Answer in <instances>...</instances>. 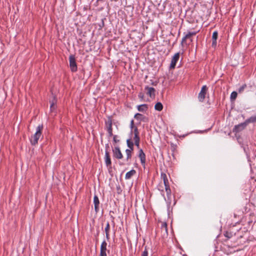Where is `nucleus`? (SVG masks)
Here are the masks:
<instances>
[{"label": "nucleus", "mask_w": 256, "mask_h": 256, "mask_svg": "<svg viewBox=\"0 0 256 256\" xmlns=\"http://www.w3.org/2000/svg\"><path fill=\"white\" fill-rule=\"evenodd\" d=\"M113 156L117 159H121L123 156L118 146H116L112 149Z\"/></svg>", "instance_id": "obj_4"}, {"label": "nucleus", "mask_w": 256, "mask_h": 256, "mask_svg": "<svg viewBox=\"0 0 256 256\" xmlns=\"http://www.w3.org/2000/svg\"><path fill=\"white\" fill-rule=\"evenodd\" d=\"M144 106H145V108H146V104H145V105H144Z\"/></svg>", "instance_id": "obj_40"}, {"label": "nucleus", "mask_w": 256, "mask_h": 256, "mask_svg": "<svg viewBox=\"0 0 256 256\" xmlns=\"http://www.w3.org/2000/svg\"><path fill=\"white\" fill-rule=\"evenodd\" d=\"M128 146L130 148L131 150H133V142L130 139H128L126 140Z\"/></svg>", "instance_id": "obj_24"}, {"label": "nucleus", "mask_w": 256, "mask_h": 256, "mask_svg": "<svg viewBox=\"0 0 256 256\" xmlns=\"http://www.w3.org/2000/svg\"><path fill=\"white\" fill-rule=\"evenodd\" d=\"M158 190L162 192H164V188L163 186V184L162 182H160V184L158 186Z\"/></svg>", "instance_id": "obj_26"}, {"label": "nucleus", "mask_w": 256, "mask_h": 256, "mask_svg": "<svg viewBox=\"0 0 256 256\" xmlns=\"http://www.w3.org/2000/svg\"><path fill=\"white\" fill-rule=\"evenodd\" d=\"M154 108L156 110H158V111H160L162 110V108H163V106H162V104L158 102H157L155 106H154Z\"/></svg>", "instance_id": "obj_19"}, {"label": "nucleus", "mask_w": 256, "mask_h": 256, "mask_svg": "<svg viewBox=\"0 0 256 256\" xmlns=\"http://www.w3.org/2000/svg\"><path fill=\"white\" fill-rule=\"evenodd\" d=\"M164 190L166 192L168 200H170L171 190L170 189V186H166V187H164Z\"/></svg>", "instance_id": "obj_14"}, {"label": "nucleus", "mask_w": 256, "mask_h": 256, "mask_svg": "<svg viewBox=\"0 0 256 256\" xmlns=\"http://www.w3.org/2000/svg\"><path fill=\"white\" fill-rule=\"evenodd\" d=\"M140 157L142 164H144V153L142 149L140 150Z\"/></svg>", "instance_id": "obj_22"}, {"label": "nucleus", "mask_w": 256, "mask_h": 256, "mask_svg": "<svg viewBox=\"0 0 256 256\" xmlns=\"http://www.w3.org/2000/svg\"><path fill=\"white\" fill-rule=\"evenodd\" d=\"M105 162L107 166H110L112 164L110 154L108 151L105 154Z\"/></svg>", "instance_id": "obj_12"}, {"label": "nucleus", "mask_w": 256, "mask_h": 256, "mask_svg": "<svg viewBox=\"0 0 256 256\" xmlns=\"http://www.w3.org/2000/svg\"><path fill=\"white\" fill-rule=\"evenodd\" d=\"M196 32H188L182 38V42L184 43L187 39H189L190 42H192V36H195L196 34Z\"/></svg>", "instance_id": "obj_7"}, {"label": "nucleus", "mask_w": 256, "mask_h": 256, "mask_svg": "<svg viewBox=\"0 0 256 256\" xmlns=\"http://www.w3.org/2000/svg\"><path fill=\"white\" fill-rule=\"evenodd\" d=\"M179 58H180V53L179 52L176 53L174 56L172 57V59L170 64V69H174L175 68L176 64L177 62L178 61Z\"/></svg>", "instance_id": "obj_6"}, {"label": "nucleus", "mask_w": 256, "mask_h": 256, "mask_svg": "<svg viewBox=\"0 0 256 256\" xmlns=\"http://www.w3.org/2000/svg\"><path fill=\"white\" fill-rule=\"evenodd\" d=\"M224 234V236L226 237L228 239L230 238L233 236L232 232L228 231L225 232Z\"/></svg>", "instance_id": "obj_20"}, {"label": "nucleus", "mask_w": 256, "mask_h": 256, "mask_svg": "<svg viewBox=\"0 0 256 256\" xmlns=\"http://www.w3.org/2000/svg\"><path fill=\"white\" fill-rule=\"evenodd\" d=\"M246 87V84L242 85V86H240L239 88V89L238 90V92L239 93L242 92Z\"/></svg>", "instance_id": "obj_28"}, {"label": "nucleus", "mask_w": 256, "mask_h": 256, "mask_svg": "<svg viewBox=\"0 0 256 256\" xmlns=\"http://www.w3.org/2000/svg\"><path fill=\"white\" fill-rule=\"evenodd\" d=\"M246 121L248 124L250 123L256 122V116H252L250 117L249 118L247 119L246 120Z\"/></svg>", "instance_id": "obj_18"}, {"label": "nucleus", "mask_w": 256, "mask_h": 256, "mask_svg": "<svg viewBox=\"0 0 256 256\" xmlns=\"http://www.w3.org/2000/svg\"><path fill=\"white\" fill-rule=\"evenodd\" d=\"M237 96H238V93L236 92H234V91L232 92L231 93L230 97L231 101L234 100H236V98Z\"/></svg>", "instance_id": "obj_21"}, {"label": "nucleus", "mask_w": 256, "mask_h": 256, "mask_svg": "<svg viewBox=\"0 0 256 256\" xmlns=\"http://www.w3.org/2000/svg\"><path fill=\"white\" fill-rule=\"evenodd\" d=\"M134 143L136 146H138L140 138H139V137L138 136V133L137 132L136 128L134 129Z\"/></svg>", "instance_id": "obj_13"}, {"label": "nucleus", "mask_w": 256, "mask_h": 256, "mask_svg": "<svg viewBox=\"0 0 256 256\" xmlns=\"http://www.w3.org/2000/svg\"><path fill=\"white\" fill-rule=\"evenodd\" d=\"M108 130H112V122L111 120H109L108 122Z\"/></svg>", "instance_id": "obj_30"}, {"label": "nucleus", "mask_w": 256, "mask_h": 256, "mask_svg": "<svg viewBox=\"0 0 256 256\" xmlns=\"http://www.w3.org/2000/svg\"><path fill=\"white\" fill-rule=\"evenodd\" d=\"M57 100L55 96H52V100H50V111L52 112L56 108V103Z\"/></svg>", "instance_id": "obj_9"}, {"label": "nucleus", "mask_w": 256, "mask_h": 256, "mask_svg": "<svg viewBox=\"0 0 256 256\" xmlns=\"http://www.w3.org/2000/svg\"><path fill=\"white\" fill-rule=\"evenodd\" d=\"M141 256H144V252H142Z\"/></svg>", "instance_id": "obj_38"}, {"label": "nucleus", "mask_w": 256, "mask_h": 256, "mask_svg": "<svg viewBox=\"0 0 256 256\" xmlns=\"http://www.w3.org/2000/svg\"><path fill=\"white\" fill-rule=\"evenodd\" d=\"M107 244L106 241H104L100 246V252H106Z\"/></svg>", "instance_id": "obj_16"}, {"label": "nucleus", "mask_w": 256, "mask_h": 256, "mask_svg": "<svg viewBox=\"0 0 256 256\" xmlns=\"http://www.w3.org/2000/svg\"><path fill=\"white\" fill-rule=\"evenodd\" d=\"M160 177L161 180L163 181L162 184L164 185V187H166V186H170L167 176L165 173L162 172Z\"/></svg>", "instance_id": "obj_10"}, {"label": "nucleus", "mask_w": 256, "mask_h": 256, "mask_svg": "<svg viewBox=\"0 0 256 256\" xmlns=\"http://www.w3.org/2000/svg\"><path fill=\"white\" fill-rule=\"evenodd\" d=\"M147 254H148L147 252H146L145 250V256H147Z\"/></svg>", "instance_id": "obj_39"}, {"label": "nucleus", "mask_w": 256, "mask_h": 256, "mask_svg": "<svg viewBox=\"0 0 256 256\" xmlns=\"http://www.w3.org/2000/svg\"><path fill=\"white\" fill-rule=\"evenodd\" d=\"M212 46L214 48H215L216 46V40H212Z\"/></svg>", "instance_id": "obj_31"}, {"label": "nucleus", "mask_w": 256, "mask_h": 256, "mask_svg": "<svg viewBox=\"0 0 256 256\" xmlns=\"http://www.w3.org/2000/svg\"><path fill=\"white\" fill-rule=\"evenodd\" d=\"M133 125H134V120H132L131 121V126H132H132H133Z\"/></svg>", "instance_id": "obj_37"}, {"label": "nucleus", "mask_w": 256, "mask_h": 256, "mask_svg": "<svg viewBox=\"0 0 256 256\" xmlns=\"http://www.w3.org/2000/svg\"><path fill=\"white\" fill-rule=\"evenodd\" d=\"M248 124L246 120L244 122L238 125H236L234 128L233 132H238L244 130Z\"/></svg>", "instance_id": "obj_3"}, {"label": "nucleus", "mask_w": 256, "mask_h": 256, "mask_svg": "<svg viewBox=\"0 0 256 256\" xmlns=\"http://www.w3.org/2000/svg\"><path fill=\"white\" fill-rule=\"evenodd\" d=\"M109 230H110V224L108 223L106 224V226L105 228L106 234V237L107 239L109 238V234H108Z\"/></svg>", "instance_id": "obj_23"}, {"label": "nucleus", "mask_w": 256, "mask_h": 256, "mask_svg": "<svg viewBox=\"0 0 256 256\" xmlns=\"http://www.w3.org/2000/svg\"><path fill=\"white\" fill-rule=\"evenodd\" d=\"M134 118L137 119H142L143 118V116L140 114H136L134 116Z\"/></svg>", "instance_id": "obj_29"}, {"label": "nucleus", "mask_w": 256, "mask_h": 256, "mask_svg": "<svg viewBox=\"0 0 256 256\" xmlns=\"http://www.w3.org/2000/svg\"><path fill=\"white\" fill-rule=\"evenodd\" d=\"M131 150L127 149L126 150V158L128 160L129 158H131Z\"/></svg>", "instance_id": "obj_25"}, {"label": "nucleus", "mask_w": 256, "mask_h": 256, "mask_svg": "<svg viewBox=\"0 0 256 256\" xmlns=\"http://www.w3.org/2000/svg\"><path fill=\"white\" fill-rule=\"evenodd\" d=\"M145 90L146 94L148 95L150 98H154L156 90L154 88L145 86Z\"/></svg>", "instance_id": "obj_8"}, {"label": "nucleus", "mask_w": 256, "mask_h": 256, "mask_svg": "<svg viewBox=\"0 0 256 256\" xmlns=\"http://www.w3.org/2000/svg\"><path fill=\"white\" fill-rule=\"evenodd\" d=\"M208 88L206 86H203L200 92L198 94V98L200 102H203L206 96Z\"/></svg>", "instance_id": "obj_5"}, {"label": "nucleus", "mask_w": 256, "mask_h": 256, "mask_svg": "<svg viewBox=\"0 0 256 256\" xmlns=\"http://www.w3.org/2000/svg\"><path fill=\"white\" fill-rule=\"evenodd\" d=\"M100 256H107L106 252H100Z\"/></svg>", "instance_id": "obj_34"}, {"label": "nucleus", "mask_w": 256, "mask_h": 256, "mask_svg": "<svg viewBox=\"0 0 256 256\" xmlns=\"http://www.w3.org/2000/svg\"><path fill=\"white\" fill-rule=\"evenodd\" d=\"M135 173H136V171L134 170H132L128 172L126 174V179L130 178Z\"/></svg>", "instance_id": "obj_17"}, {"label": "nucleus", "mask_w": 256, "mask_h": 256, "mask_svg": "<svg viewBox=\"0 0 256 256\" xmlns=\"http://www.w3.org/2000/svg\"><path fill=\"white\" fill-rule=\"evenodd\" d=\"M70 66L72 72L77 70V65L75 57L74 55H70L69 58Z\"/></svg>", "instance_id": "obj_2"}, {"label": "nucleus", "mask_w": 256, "mask_h": 256, "mask_svg": "<svg viewBox=\"0 0 256 256\" xmlns=\"http://www.w3.org/2000/svg\"><path fill=\"white\" fill-rule=\"evenodd\" d=\"M218 36V32L216 31H215L213 32L212 36V40H216Z\"/></svg>", "instance_id": "obj_27"}, {"label": "nucleus", "mask_w": 256, "mask_h": 256, "mask_svg": "<svg viewBox=\"0 0 256 256\" xmlns=\"http://www.w3.org/2000/svg\"><path fill=\"white\" fill-rule=\"evenodd\" d=\"M113 140H114V142L115 143H117V142H119V141H120L116 139V136H114Z\"/></svg>", "instance_id": "obj_33"}, {"label": "nucleus", "mask_w": 256, "mask_h": 256, "mask_svg": "<svg viewBox=\"0 0 256 256\" xmlns=\"http://www.w3.org/2000/svg\"><path fill=\"white\" fill-rule=\"evenodd\" d=\"M94 208L96 212H98L99 210V204L100 202L98 197L96 196H94Z\"/></svg>", "instance_id": "obj_11"}, {"label": "nucleus", "mask_w": 256, "mask_h": 256, "mask_svg": "<svg viewBox=\"0 0 256 256\" xmlns=\"http://www.w3.org/2000/svg\"><path fill=\"white\" fill-rule=\"evenodd\" d=\"M144 108V104H141L138 106V110L139 111H142Z\"/></svg>", "instance_id": "obj_32"}, {"label": "nucleus", "mask_w": 256, "mask_h": 256, "mask_svg": "<svg viewBox=\"0 0 256 256\" xmlns=\"http://www.w3.org/2000/svg\"><path fill=\"white\" fill-rule=\"evenodd\" d=\"M108 134L110 135V136H112V130H108Z\"/></svg>", "instance_id": "obj_35"}, {"label": "nucleus", "mask_w": 256, "mask_h": 256, "mask_svg": "<svg viewBox=\"0 0 256 256\" xmlns=\"http://www.w3.org/2000/svg\"><path fill=\"white\" fill-rule=\"evenodd\" d=\"M161 230L162 232H164L168 234L167 224L166 222H162Z\"/></svg>", "instance_id": "obj_15"}, {"label": "nucleus", "mask_w": 256, "mask_h": 256, "mask_svg": "<svg viewBox=\"0 0 256 256\" xmlns=\"http://www.w3.org/2000/svg\"><path fill=\"white\" fill-rule=\"evenodd\" d=\"M139 96H140V98H143L144 96H143V94H139Z\"/></svg>", "instance_id": "obj_36"}, {"label": "nucleus", "mask_w": 256, "mask_h": 256, "mask_svg": "<svg viewBox=\"0 0 256 256\" xmlns=\"http://www.w3.org/2000/svg\"><path fill=\"white\" fill-rule=\"evenodd\" d=\"M42 125H40L37 127L36 132L30 138V142L32 145H36L38 143V140L42 136Z\"/></svg>", "instance_id": "obj_1"}]
</instances>
